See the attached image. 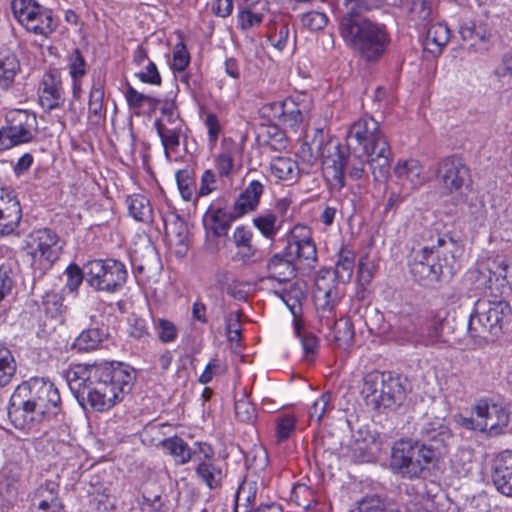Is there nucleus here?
Masks as SVG:
<instances>
[{
  "label": "nucleus",
  "instance_id": "31",
  "mask_svg": "<svg viewBox=\"0 0 512 512\" xmlns=\"http://www.w3.org/2000/svg\"><path fill=\"white\" fill-rule=\"evenodd\" d=\"M394 173L400 180L408 181L411 188L421 186L426 180V177L423 174V167L416 159L399 162L394 168Z\"/></svg>",
  "mask_w": 512,
  "mask_h": 512
},
{
  "label": "nucleus",
  "instance_id": "56",
  "mask_svg": "<svg viewBox=\"0 0 512 512\" xmlns=\"http://www.w3.org/2000/svg\"><path fill=\"white\" fill-rule=\"evenodd\" d=\"M328 23L326 14L318 11H310L301 16V24L309 31L322 30Z\"/></svg>",
  "mask_w": 512,
  "mask_h": 512
},
{
  "label": "nucleus",
  "instance_id": "64",
  "mask_svg": "<svg viewBox=\"0 0 512 512\" xmlns=\"http://www.w3.org/2000/svg\"><path fill=\"white\" fill-rule=\"evenodd\" d=\"M495 74L503 83L512 85V55H504L495 70Z\"/></svg>",
  "mask_w": 512,
  "mask_h": 512
},
{
  "label": "nucleus",
  "instance_id": "57",
  "mask_svg": "<svg viewBox=\"0 0 512 512\" xmlns=\"http://www.w3.org/2000/svg\"><path fill=\"white\" fill-rule=\"evenodd\" d=\"M190 63V54L186 45L179 42L173 49L172 69L178 72H184Z\"/></svg>",
  "mask_w": 512,
  "mask_h": 512
},
{
  "label": "nucleus",
  "instance_id": "17",
  "mask_svg": "<svg viewBox=\"0 0 512 512\" xmlns=\"http://www.w3.org/2000/svg\"><path fill=\"white\" fill-rule=\"evenodd\" d=\"M29 246L33 258L32 265L35 267L39 264L41 271L50 269L62 252L58 235L47 228L34 232Z\"/></svg>",
  "mask_w": 512,
  "mask_h": 512
},
{
  "label": "nucleus",
  "instance_id": "8",
  "mask_svg": "<svg viewBox=\"0 0 512 512\" xmlns=\"http://www.w3.org/2000/svg\"><path fill=\"white\" fill-rule=\"evenodd\" d=\"M457 422L466 429L495 437L503 434L508 427L510 412L503 403L483 397L472 405L469 417L460 415Z\"/></svg>",
  "mask_w": 512,
  "mask_h": 512
},
{
  "label": "nucleus",
  "instance_id": "5",
  "mask_svg": "<svg viewBox=\"0 0 512 512\" xmlns=\"http://www.w3.org/2000/svg\"><path fill=\"white\" fill-rule=\"evenodd\" d=\"M296 261L308 269L314 268L317 263L316 245L309 228L303 225L294 226L283 252L274 254L268 260L269 277L279 282L291 280L296 275Z\"/></svg>",
  "mask_w": 512,
  "mask_h": 512
},
{
  "label": "nucleus",
  "instance_id": "41",
  "mask_svg": "<svg viewBox=\"0 0 512 512\" xmlns=\"http://www.w3.org/2000/svg\"><path fill=\"white\" fill-rule=\"evenodd\" d=\"M129 214L137 221H152V208L149 200L143 195H132L126 200Z\"/></svg>",
  "mask_w": 512,
  "mask_h": 512
},
{
  "label": "nucleus",
  "instance_id": "47",
  "mask_svg": "<svg viewBox=\"0 0 512 512\" xmlns=\"http://www.w3.org/2000/svg\"><path fill=\"white\" fill-rule=\"evenodd\" d=\"M297 419L294 415L287 414L278 416L275 420V441L276 444L288 440L295 432Z\"/></svg>",
  "mask_w": 512,
  "mask_h": 512
},
{
  "label": "nucleus",
  "instance_id": "50",
  "mask_svg": "<svg viewBox=\"0 0 512 512\" xmlns=\"http://www.w3.org/2000/svg\"><path fill=\"white\" fill-rule=\"evenodd\" d=\"M334 408L332 404V394L330 392L323 393L314 401L309 409V417L315 419L319 423Z\"/></svg>",
  "mask_w": 512,
  "mask_h": 512
},
{
  "label": "nucleus",
  "instance_id": "19",
  "mask_svg": "<svg viewBox=\"0 0 512 512\" xmlns=\"http://www.w3.org/2000/svg\"><path fill=\"white\" fill-rule=\"evenodd\" d=\"M418 325L419 318L417 315L401 313L393 325H381L377 329L368 326V329L371 333L404 345L416 341Z\"/></svg>",
  "mask_w": 512,
  "mask_h": 512
},
{
  "label": "nucleus",
  "instance_id": "14",
  "mask_svg": "<svg viewBox=\"0 0 512 512\" xmlns=\"http://www.w3.org/2000/svg\"><path fill=\"white\" fill-rule=\"evenodd\" d=\"M6 122L7 126L0 129V151L31 142L38 129L35 113L28 110L9 111Z\"/></svg>",
  "mask_w": 512,
  "mask_h": 512
},
{
  "label": "nucleus",
  "instance_id": "32",
  "mask_svg": "<svg viewBox=\"0 0 512 512\" xmlns=\"http://www.w3.org/2000/svg\"><path fill=\"white\" fill-rule=\"evenodd\" d=\"M165 233L176 245L185 246L188 239L187 223L176 213L169 212L163 217Z\"/></svg>",
  "mask_w": 512,
  "mask_h": 512
},
{
  "label": "nucleus",
  "instance_id": "46",
  "mask_svg": "<svg viewBox=\"0 0 512 512\" xmlns=\"http://www.w3.org/2000/svg\"><path fill=\"white\" fill-rule=\"evenodd\" d=\"M6 210H0V235L2 236L15 233L22 218L21 207L13 206Z\"/></svg>",
  "mask_w": 512,
  "mask_h": 512
},
{
  "label": "nucleus",
  "instance_id": "23",
  "mask_svg": "<svg viewBox=\"0 0 512 512\" xmlns=\"http://www.w3.org/2000/svg\"><path fill=\"white\" fill-rule=\"evenodd\" d=\"M195 475L210 490L219 489L227 475V464L221 459L196 463Z\"/></svg>",
  "mask_w": 512,
  "mask_h": 512
},
{
  "label": "nucleus",
  "instance_id": "27",
  "mask_svg": "<svg viewBox=\"0 0 512 512\" xmlns=\"http://www.w3.org/2000/svg\"><path fill=\"white\" fill-rule=\"evenodd\" d=\"M450 38V30L446 24L435 23L427 28L423 48L433 57H438Z\"/></svg>",
  "mask_w": 512,
  "mask_h": 512
},
{
  "label": "nucleus",
  "instance_id": "38",
  "mask_svg": "<svg viewBox=\"0 0 512 512\" xmlns=\"http://www.w3.org/2000/svg\"><path fill=\"white\" fill-rule=\"evenodd\" d=\"M16 372L17 362L14 355L10 349L0 344V389L11 384Z\"/></svg>",
  "mask_w": 512,
  "mask_h": 512
},
{
  "label": "nucleus",
  "instance_id": "11",
  "mask_svg": "<svg viewBox=\"0 0 512 512\" xmlns=\"http://www.w3.org/2000/svg\"><path fill=\"white\" fill-rule=\"evenodd\" d=\"M300 153L310 164L321 158L327 173L331 176L332 189L337 192L342 190L344 158L341 154V145L337 140L325 141L322 130H316L312 141L301 146Z\"/></svg>",
  "mask_w": 512,
  "mask_h": 512
},
{
  "label": "nucleus",
  "instance_id": "35",
  "mask_svg": "<svg viewBox=\"0 0 512 512\" xmlns=\"http://www.w3.org/2000/svg\"><path fill=\"white\" fill-rule=\"evenodd\" d=\"M279 296L293 315V323L302 321V301L306 295L301 286L293 284L279 293Z\"/></svg>",
  "mask_w": 512,
  "mask_h": 512
},
{
  "label": "nucleus",
  "instance_id": "58",
  "mask_svg": "<svg viewBox=\"0 0 512 512\" xmlns=\"http://www.w3.org/2000/svg\"><path fill=\"white\" fill-rule=\"evenodd\" d=\"M128 333L137 340H145L150 337V332L145 319L132 315L129 318Z\"/></svg>",
  "mask_w": 512,
  "mask_h": 512
},
{
  "label": "nucleus",
  "instance_id": "44",
  "mask_svg": "<svg viewBox=\"0 0 512 512\" xmlns=\"http://www.w3.org/2000/svg\"><path fill=\"white\" fill-rule=\"evenodd\" d=\"M355 266V255L352 251L342 249L335 264L334 276L340 282L350 281Z\"/></svg>",
  "mask_w": 512,
  "mask_h": 512
},
{
  "label": "nucleus",
  "instance_id": "39",
  "mask_svg": "<svg viewBox=\"0 0 512 512\" xmlns=\"http://www.w3.org/2000/svg\"><path fill=\"white\" fill-rule=\"evenodd\" d=\"M289 23L284 17H276L269 25L268 40L273 47L282 51L288 43Z\"/></svg>",
  "mask_w": 512,
  "mask_h": 512
},
{
  "label": "nucleus",
  "instance_id": "21",
  "mask_svg": "<svg viewBox=\"0 0 512 512\" xmlns=\"http://www.w3.org/2000/svg\"><path fill=\"white\" fill-rule=\"evenodd\" d=\"M39 101L47 110L55 109L63 103L64 91L58 73L49 72L43 75L39 85Z\"/></svg>",
  "mask_w": 512,
  "mask_h": 512
},
{
  "label": "nucleus",
  "instance_id": "52",
  "mask_svg": "<svg viewBox=\"0 0 512 512\" xmlns=\"http://www.w3.org/2000/svg\"><path fill=\"white\" fill-rule=\"evenodd\" d=\"M433 15V8L429 2L421 0L413 3L411 19L417 20V24L423 26V29H426Z\"/></svg>",
  "mask_w": 512,
  "mask_h": 512
},
{
  "label": "nucleus",
  "instance_id": "6",
  "mask_svg": "<svg viewBox=\"0 0 512 512\" xmlns=\"http://www.w3.org/2000/svg\"><path fill=\"white\" fill-rule=\"evenodd\" d=\"M511 315V307L506 301L478 299L469 316L468 333L474 339L493 341L504 332Z\"/></svg>",
  "mask_w": 512,
  "mask_h": 512
},
{
  "label": "nucleus",
  "instance_id": "51",
  "mask_svg": "<svg viewBox=\"0 0 512 512\" xmlns=\"http://www.w3.org/2000/svg\"><path fill=\"white\" fill-rule=\"evenodd\" d=\"M277 217L273 213H266L253 219L254 226L261 232L267 239H273L277 232L276 226Z\"/></svg>",
  "mask_w": 512,
  "mask_h": 512
},
{
  "label": "nucleus",
  "instance_id": "45",
  "mask_svg": "<svg viewBox=\"0 0 512 512\" xmlns=\"http://www.w3.org/2000/svg\"><path fill=\"white\" fill-rule=\"evenodd\" d=\"M106 336V332L99 328H90L83 331L74 341L73 347L78 351H90L98 347Z\"/></svg>",
  "mask_w": 512,
  "mask_h": 512
},
{
  "label": "nucleus",
  "instance_id": "59",
  "mask_svg": "<svg viewBox=\"0 0 512 512\" xmlns=\"http://www.w3.org/2000/svg\"><path fill=\"white\" fill-rule=\"evenodd\" d=\"M235 415L244 423H252L256 418V408L247 399H240L235 402Z\"/></svg>",
  "mask_w": 512,
  "mask_h": 512
},
{
  "label": "nucleus",
  "instance_id": "60",
  "mask_svg": "<svg viewBox=\"0 0 512 512\" xmlns=\"http://www.w3.org/2000/svg\"><path fill=\"white\" fill-rule=\"evenodd\" d=\"M293 497L295 503L304 509H310L312 504L317 505V502L313 498L312 490L304 484H300L294 487Z\"/></svg>",
  "mask_w": 512,
  "mask_h": 512
},
{
  "label": "nucleus",
  "instance_id": "37",
  "mask_svg": "<svg viewBox=\"0 0 512 512\" xmlns=\"http://www.w3.org/2000/svg\"><path fill=\"white\" fill-rule=\"evenodd\" d=\"M154 127L161 139V143L164 147L165 156L167 159L170 158L169 151H175L180 144V136L182 134V128L180 127H169L165 122L155 121Z\"/></svg>",
  "mask_w": 512,
  "mask_h": 512
},
{
  "label": "nucleus",
  "instance_id": "28",
  "mask_svg": "<svg viewBox=\"0 0 512 512\" xmlns=\"http://www.w3.org/2000/svg\"><path fill=\"white\" fill-rule=\"evenodd\" d=\"M384 375L385 389L383 393L386 396V406L388 409H392L400 406L406 398V380L392 372H384Z\"/></svg>",
  "mask_w": 512,
  "mask_h": 512
},
{
  "label": "nucleus",
  "instance_id": "36",
  "mask_svg": "<svg viewBox=\"0 0 512 512\" xmlns=\"http://www.w3.org/2000/svg\"><path fill=\"white\" fill-rule=\"evenodd\" d=\"M293 324L295 334L301 343L305 360H314L319 348L318 337L313 332L306 329L303 326L302 321L295 322Z\"/></svg>",
  "mask_w": 512,
  "mask_h": 512
},
{
  "label": "nucleus",
  "instance_id": "62",
  "mask_svg": "<svg viewBox=\"0 0 512 512\" xmlns=\"http://www.w3.org/2000/svg\"><path fill=\"white\" fill-rule=\"evenodd\" d=\"M215 166L221 177H228L234 167V159L231 152L225 150L219 153L215 159Z\"/></svg>",
  "mask_w": 512,
  "mask_h": 512
},
{
  "label": "nucleus",
  "instance_id": "13",
  "mask_svg": "<svg viewBox=\"0 0 512 512\" xmlns=\"http://www.w3.org/2000/svg\"><path fill=\"white\" fill-rule=\"evenodd\" d=\"M11 9L18 22L35 35L48 37L58 26L53 11L35 0H12Z\"/></svg>",
  "mask_w": 512,
  "mask_h": 512
},
{
  "label": "nucleus",
  "instance_id": "54",
  "mask_svg": "<svg viewBox=\"0 0 512 512\" xmlns=\"http://www.w3.org/2000/svg\"><path fill=\"white\" fill-rule=\"evenodd\" d=\"M176 182L182 198L186 201L191 200L195 193L196 185L189 170H179L176 173Z\"/></svg>",
  "mask_w": 512,
  "mask_h": 512
},
{
  "label": "nucleus",
  "instance_id": "29",
  "mask_svg": "<svg viewBox=\"0 0 512 512\" xmlns=\"http://www.w3.org/2000/svg\"><path fill=\"white\" fill-rule=\"evenodd\" d=\"M20 71V62L14 52L8 48H0V88L10 89Z\"/></svg>",
  "mask_w": 512,
  "mask_h": 512
},
{
  "label": "nucleus",
  "instance_id": "24",
  "mask_svg": "<svg viewBox=\"0 0 512 512\" xmlns=\"http://www.w3.org/2000/svg\"><path fill=\"white\" fill-rule=\"evenodd\" d=\"M266 10L267 1L265 0H255L253 2L244 0V3L239 4L237 15L238 27L243 31L258 27L264 19Z\"/></svg>",
  "mask_w": 512,
  "mask_h": 512
},
{
  "label": "nucleus",
  "instance_id": "10",
  "mask_svg": "<svg viewBox=\"0 0 512 512\" xmlns=\"http://www.w3.org/2000/svg\"><path fill=\"white\" fill-rule=\"evenodd\" d=\"M390 466L394 472L407 479L424 478L435 461L413 439L402 438L394 442L391 449Z\"/></svg>",
  "mask_w": 512,
  "mask_h": 512
},
{
  "label": "nucleus",
  "instance_id": "26",
  "mask_svg": "<svg viewBox=\"0 0 512 512\" xmlns=\"http://www.w3.org/2000/svg\"><path fill=\"white\" fill-rule=\"evenodd\" d=\"M263 193L264 185L260 181L252 180L249 182L233 204L236 216L242 217L247 213L255 211L259 206Z\"/></svg>",
  "mask_w": 512,
  "mask_h": 512
},
{
  "label": "nucleus",
  "instance_id": "18",
  "mask_svg": "<svg viewBox=\"0 0 512 512\" xmlns=\"http://www.w3.org/2000/svg\"><path fill=\"white\" fill-rule=\"evenodd\" d=\"M269 107L272 111V117L279 125L297 129L310 110V102H306L303 95H297L280 102H274Z\"/></svg>",
  "mask_w": 512,
  "mask_h": 512
},
{
  "label": "nucleus",
  "instance_id": "40",
  "mask_svg": "<svg viewBox=\"0 0 512 512\" xmlns=\"http://www.w3.org/2000/svg\"><path fill=\"white\" fill-rule=\"evenodd\" d=\"M58 490V484L53 481H47L40 485L33 497L36 508H46L52 506L54 503H62L58 496Z\"/></svg>",
  "mask_w": 512,
  "mask_h": 512
},
{
  "label": "nucleus",
  "instance_id": "63",
  "mask_svg": "<svg viewBox=\"0 0 512 512\" xmlns=\"http://www.w3.org/2000/svg\"><path fill=\"white\" fill-rule=\"evenodd\" d=\"M137 77L143 83H148L151 85H160L161 84V76L158 72L157 66L154 62L148 60L145 69L136 74Z\"/></svg>",
  "mask_w": 512,
  "mask_h": 512
},
{
  "label": "nucleus",
  "instance_id": "20",
  "mask_svg": "<svg viewBox=\"0 0 512 512\" xmlns=\"http://www.w3.org/2000/svg\"><path fill=\"white\" fill-rule=\"evenodd\" d=\"M384 372L371 371L363 378V387L361 393L368 406L375 410L388 409L386 406V396L384 395Z\"/></svg>",
  "mask_w": 512,
  "mask_h": 512
},
{
  "label": "nucleus",
  "instance_id": "48",
  "mask_svg": "<svg viewBox=\"0 0 512 512\" xmlns=\"http://www.w3.org/2000/svg\"><path fill=\"white\" fill-rule=\"evenodd\" d=\"M297 167L295 161L289 157H276L270 164V171L279 180H291Z\"/></svg>",
  "mask_w": 512,
  "mask_h": 512
},
{
  "label": "nucleus",
  "instance_id": "22",
  "mask_svg": "<svg viewBox=\"0 0 512 512\" xmlns=\"http://www.w3.org/2000/svg\"><path fill=\"white\" fill-rule=\"evenodd\" d=\"M491 477L497 491L512 496V451H503L495 458Z\"/></svg>",
  "mask_w": 512,
  "mask_h": 512
},
{
  "label": "nucleus",
  "instance_id": "30",
  "mask_svg": "<svg viewBox=\"0 0 512 512\" xmlns=\"http://www.w3.org/2000/svg\"><path fill=\"white\" fill-rule=\"evenodd\" d=\"M40 310L44 312L50 324L44 322L50 330H54L56 323L61 322V316L64 311L63 296L55 291H48L42 296Z\"/></svg>",
  "mask_w": 512,
  "mask_h": 512
},
{
  "label": "nucleus",
  "instance_id": "33",
  "mask_svg": "<svg viewBox=\"0 0 512 512\" xmlns=\"http://www.w3.org/2000/svg\"><path fill=\"white\" fill-rule=\"evenodd\" d=\"M341 154L343 156V179L345 180V169L348 168V174L352 179H360L365 174V164L368 163L367 156L358 153L357 147L348 148V152L341 148Z\"/></svg>",
  "mask_w": 512,
  "mask_h": 512
},
{
  "label": "nucleus",
  "instance_id": "43",
  "mask_svg": "<svg viewBox=\"0 0 512 512\" xmlns=\"http://www.w3.org/2000/svg\"><path fill=\"white\" fill-rule=\"evenodd\" d=\"M163 447L176 458L180 465L188 463L193 458L192 450L188 444L180 437L174 436L163 441Z\"/></svg>",
  "mask_w": 512,
  "mask_h": 512
},
{
  "label": "nucleus",
  "instance_id": "7",
  "mask_svg": "<svg viewBox=\"0 0 512 512\" xmlns=\"http://www.w3.org/2000/svg\"><path fill=\"white\" fill-rule=\"evenodd\" d=\"M447 245L455 247L452 239H446L445 236H437V246H423L420 251L414 254L413 260L410 262V272L414 279L424 286L432 285L439 281L440 277L447 272L452 274L451 263L454 262L453 250L449 249L452 253L451 261L444 255L442 248Z\"/></svg>",
  "mask_w": 512,
  "mask_h": 512
},
{
  "label": "nucleus",
  "instance_id": "53",
  "mask_svg": "<svg viewBox=\"0 0 512 512\" xmlns=\"http://www.w3.org/2000/svg\"><path fill=\"white\" fill-rule=\"evenodd\" d=\"M68 68L72 80L82 79L86 75V60L79 49L68 55Z\"/></svg>",
  "mask_w": 512,
  "mask_h": 512
},
{
  "label": "nucleus",
  "instance_id": "9",
  "mask_svg": "<svg viewBox=\"0 0 512 512\" xmlns=\"http://www.w3.org/2000/svg\"><path fill=\"white\" fill-rule=\"evenodd\" d=\"M337 290L327 283L324 276L315 280L314 299L321 322L333 332L334 340L339 346L349 345L354 339L353 324L349 319L335 320L334 308L337 302Z\"/></svg>",
  "mask_w": 512,
  "mask_h": 512
},
{
  "label": "nucleus",
  "instance_id": "4",
  "mask_svg": "<svg viewBox=\"0 0 512 512\" xmlns=\"http://www.w3.org/2000/svg\"><path fill=\"white\" fill-rule=\"evenodd\" d=\"M360 147L367 156L375 181L388 178L392 151L379 123L372 117H363L353 123L347 134V148Z\"/></svg>",
  "mask_w": 512,
  "mask_h": 512
},
{
  "label": "nucleus",
  "instance_id": "55",
  "mask_svg": "<svg viewBox=\"0 0 512 512\" xmlns=\"http://www.w3.org/2000/svg\"><path fill=\"white\" fill-rule=\"evenodd\" d=\"M104 89L100 83H94L90 95H89V103L88 110L90 114H93L96 117H101L104 108Z\"/></svg>",
  "mask_w": 512,
  "mask_h": 512
},
{
  "label": "nucleus",
  "instance_id": "34",
  "mask_svg": "<svg viewBox=\"0 0 512 512\" xmlns=\"http://www.w3.org/2000/svg\"><path fill=\"white\" fill-rule=\"evenodd\" d=\"M350 512H400L397 504L386 497L368 495L358 501Z\"/></svg>",
  "mask_w": 512,
  "mask_h": 512
},
{
  "label": "nucleus",
  "instance_id": "2",
  "mask_svg": "<svg viewBox=\"0 0 512 512\" xmlns=\"http://www.w3.org/2000/svg\"><path fill=\"white\" fill-rule=\"evenodd\" d=\"M62 412L61 397L50 380L30 378L16 387L8 406V416L18 428H31L58 417Z\"/></svg>",
  "mask_w": 512,
  "mask_h": 512
},
{
  "label": "nucleus",
  "instance_id": "3",
  "mask_svg": "<svg viewBox=\"0 0 512 512\" xmlns=\"http://www.w3.org/2000/svg\"><path fill=\"white\" fill-rule=\"evenodd\" d=\"M339 33L346 46L368 62L379 60L390 43L386 26L370 20L354 7L340 18Z\"/></svg>",
  "mask_w": 512,
  "mask_h": 512
},
{
  "label": "nucleus",
  "instance_id": "15",
  "mask_svg": "<svg viewBox=\"0 0 512 512\" xmlns=\"http://www.w3.org/2000/svg\"><path fill=\"white\" fill-rule=\"evenodd\" d=\"M419 439L414 440L435 460L446 453L453 441V433L446 420L440 417L427 418L420 424Z\"/></svg>",
  "mask_w": 512,
  "mask_h": 512
},
{
  "label": "nucleus",
  "instance_id": "12",
  "mask_svg": "<svg viewBox=\"0 0 512 512\" xmlns=\"http://www.w3.org/2000/svg\"><path fill=\"white\" fill-rule=\"evenodd\" d=\"M86 282L95 291L115 293L125 285L126 266L116 259H96L85 264Z\"/></svg>",
  "mask_w": 512,
  "mask_h": 512
},
{
  "label": "nucleus",
  "instance_id": "16",
  "mask_svg": "<svg viewBox=\"0 0 512 512\" xmlns=\"http://www.w3.org/2000/svg\"><path fill=\"white\" fill-rule=\"evenodd\" d=\"M435 176L442 188L451 195L462 196L470 189V169L458 157L450 156L440 160Z\"/></svg>",
  "mask_w": 512,
  "mask_h": 512
},
{
  "label": "nucleus",
  "instance_id": "61",
  "mask_svg": "<svg viewBox=\"0 0 512 512\" xmlns=\"http://www.w3.org/2000/svg\"><path fill=\"white\" fill-rule=\"evenodd\" d=\"M67 282L66 286L69 291H76L83 280H86V270H82L77 264H70L66 269Z\"/></svg>",
  "mask_w": 512,
  "mask_h": 512
},
{
  "label": "nucleus",
  "instance_id": "42",
  "mask_svg": "<svg viewBox=\"0 0 512 512\" xmlns=\"http://www.w3.org/2000/svg\"><path fill=\"white\" fill-rule=\"evenodd\" d=\"M464 197L461 212L473 221H483L486 217V209L483 199L475 193L462 195Z\"/></svg>",
  "mask_w": 512,
  "mask_h": 512
},
{
  "label": "nucleus",
  "instance_id": "1",
  "mask_svg": "<svg viewBox=\"0 0 512 512\" xmlns=\"http://www.w3.org/2000/svg\"><path fill=\"white\" fill-rule=\"evenodd\" d=\"M65 379L78 403L103 412L122 401L134 385L133 368L120 362L79 364L65 371Z\"/></svg>",
  "mask_w": 512,
  "mask_h": 512
},
{
  "label": "nucleus",
  "instance_id": "25",
  "mask_svg": "<svg viewBox=\"0 0 512 512\" xmlns=\"http://www.w3.org/2000/svg\"><path fill=\"white\" fill-rule=\"evenodd\" d=\"M240 218L236 216V212L232 209L231 212L223 209L209 210L203 217V225L206 231L207 237L213 235L215 237H221L227 234L231 223Z\"/></svg>",
  "mask_w": 512,
  "mask_h": 512
},
{
  "label": "nucleus",
  "instance_id": "49",
  "mask_svg": "<svg viewBox=\"0 0 512 512\" xmlns=\"http://www.w3.org/2000/svg\"><path fill=\"white\" fill-rule=\"evenodd\" d=\"M153 327L158 339L162 343L174 342L178 336V329L176 325L165 318H154Z\"/></svg>",
  "mask_w": 512,
  "mask_h": 512
}]
</instances>
